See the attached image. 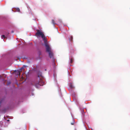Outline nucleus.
<instances>
[{
    "label": "nucleus",
    "mask_w": 130,
    "mask_h": 130,
    "mask_svg": "<svg viewBox=\"0 0 130 130\" xmlns=\"http://www.w3.org/2000/svg\"><path fill=\"white\" fill-rule=\"evenodd\" d=\"M35 35L37 36H41L44 41V42L46 46V51L49 54V56L51 58L53 59L54 62L53 64V65H55L54 63V59L53 54V53L51 50V48L47 43V41L46 37L45 36L41 30L37 29V32L35 34Z\"/></svg>",
    "instance_id": "f257e3e1"
},
{
    "label": "nucleus",
    "mask_w": 130,
    "mask_h": 130,
    "mask_svg": "<svg viewBox=\"0 0 130 130\" xmlns=\"http://www.w3.org/2000/svg\"><path fill=\"white\" fill-rule=\"evenodd\" d=\"M44 82L42 81L41 79L40 81L38 82L35 83L34 85L36 88L39 87L40 86H43L44 85Z\"/></svg>",
    "instance_id": "f03ea898"
},
{
    "label": "nucleus",
    "mask_w": 130,
    "mask_h": 130,
    "mask_svg": "<svg viewBox=\"0 0 130 130\" xmlns=\"http://www.w3.org/2000/svg\"><path fill=\"white\" fill-rule=\"evenodd\" d=\"M14 72H15V74L17 75H20V73L21 72V71H20L19 70H15L14 71Z\"/></svg>",
    "instance_id": "7ed1b4c3"
},
{
    "label": "nucleus",
    "mask_w": 130,
    "mask_h": 130,
    "mask_svg": "<svg viewBox=\"0 0 130 130\" xmlns=\"http://www.w3.org/2000/svg\"><path fill=\"white\" fill-rule=\"evenodd\" d=\"M69 40L70 42H72L73 40V37L72 36H71L70 38H69Z\"/></svg>",
    "instance_id": "20e7f679"
},
{
    "label": "nucleus",
    "mask_w": 130,
    "mask_h": 130,
    "mask_svg": "<svg viewBox=\"0 0 130 130\" xmlns=\"http://www.w3.org/2000/svg\"><path fill=\"white\" fill-rule=\"evenodd\" d=\"M75 123V122L74 119H73L72 122H71V124L72 125H73Z\"/></svg>",
    "instance_id": "39448f33"
},
{
    "label": "nucleus",
    "mask_w": 130,
    "mask_h": 130,
    "mask_svg": "<svg viewBox=\"0 0 130 130\" xmlns=\"http://www.w3.org/2000/svg\"><path fill=\"white\" fill-rule=\"evenodd\" d=\"M24 66L22 67L19 70L20 71H21V72L22 70L24 69Z\"/></svg>",
    "instance_id": "423d86ee"
},
{
    "label": "nucleus",
    "mask_w": 130,
    "mask_h": 130,
    "mask_svg": "<svg viewBox=\"0 0 130 130\" xmlns=\"http://www.w3.org/2000/svg\"><path fill=\"white\" fill-rule=\"evenodd\" d=\"M70 87L71 88H74L72 84H70Z\"/></svg>",
    "instance_id": "0eeeda50"
},
{
    "label": "nucleus",
    "mask_w": 130,
    "mask_h": 130,
    "mask_svg": "<svg viewBox=\"0 0 130 130\" xmlns=\"http://www.w3.org/2000/svg\"><path fill=\"white\" fill-rule=\"evenodd\" d=\"M73 59L72 58H71V59H70V63H72L73 62Z\"/></svg>",
    "instance_id": "6e6552de"
},
{
    "label": "nucleus",
    "mask_w": 130,
    "mask_h": 130,
    "mask_svg": "<svg viewBox=\"0 0 130 130\" xmlns=\"http://www.w3.org/2000/svg\"><path fill=\"white\" fill-rule=\"evenodd\" d=\"M16 10L17 11L20 12V9L19 8H16Z\"/></svg>",
    "instance_id": "1a4fd4ad"
},
{
    "label": "nucleus",
    "mask_w": 130,
    "mask_h": 130,
    "mask_svg": "<svg viewBox=\"0 0 130 130\" xmlns=\"http://www.w3.org/2000/svg\"><path fill=\"white\" fill-rule=\"evenodd\" d=\"M2 38H6V37L4 35H3L2 36Z\"/></svg>",
    "instance_id": "9d476101"
},
{
    "label": "nucleus",
    "mask_w": 130,
    "mask_h": 130,
    "mask_svg": "<svg viewBox=\"0 0 130 130\" xmlns=\"http://www.w3.org/2000/svg\"><path fill=\"white\" fill-rule=\"evenodd\" d=\"M52 23L54 24H55V21L54 20H52Z\"/></svg>",
    "instance_id": "9b49d317"
},
{
    "label": "nucleus",
    "mask_w": 130,
    "mask_h": 130,
    "mask_svg": "<svg viewBox=\"0 0 130 130\" xmlns=\"http://www.w3.org/2000/svg\"><path fill=\"white\" fill-rule=\"evenodd\" d=\"M39 55H41V52L40 51H39Z\"/></svg>",
    "instance_id": "f8f14e48"
},
{
    "label": "nucleus",
    "mask_w": 130,
    "mask_h": 130,
    "mask_svg": "<svg viewBox=\"0 0 130 130\" xmlns=\"http://www.w3.org/2000/svg\"><path fill=\"white\" fill-rule=\"evenodd\" d=\"M38 77H39H39H39V75H38Z\"/></svg>",
    "instance_id": "ddd939ff"
},
{
    "label": "nucleus",
    "mask_w": 130,
    "mask_h": 130,
    "mask_svg": "<svg viewBox=\"0 0 130 130\" xmlns=\"http://www.w3.org/2000/svg\"><path fill=\"white\" fill-rule=\"evenodd\" d=\"M9 120H7V121H8Z\"/></svg>",
    "instance_id": "4468645a"
}]
</instances>
